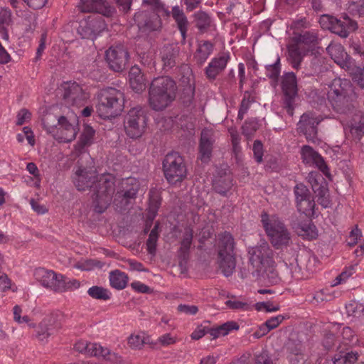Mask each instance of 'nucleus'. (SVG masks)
Returning a JSON list of instances; mask_svg holds the SVG:
<instances>
[{
    "instance_id": "obj_35",
    "label": "nucleus",
    "mask_w": 364,
    "mask_h": 364,
    "mask_svg": "<svg viewBox=\"0 0 364 364\" xmlns=\"http://www.w3.org/2000/svg\"><path fill=\"white\" fill-rule=\"evenodd\" d=\"M34 277L43 287L50 288L53 284L54 279H56V273L53 270L39 267L36 269Z\"/></svg>"
},
{
    "instance_id": "obj_64",
    "label": "nucleus",
    "mask_w": 364,
    "mask_h": 364,
    "mask_svg": "<svg viewBox=\"0 0 364 364\" xmlns=\"http://www.w3.org/2000/svg\"><path fill=\"white\" fill-rule=\"evenodd\" d=\"M255 364H274L269 359L267 353L262 351L259 354L255 355Z\"/></svg>"
},
{
    "instance_id": "obj_28",
    "label": "nucleus",
    "mask_w": 364,
    "mask_h": 364,
    "mask_svg": "<svg viewBox=\"0 0 364 364\" xmlns=\"http://www.w3.org/2000/svg\"><path fill=\"white\" fill-rule=\"evenodd\" d=\"M345 129L349 130L354 141L360 140L364 136V114L361 112H355Z\"/></svg>"
},
{
    "instance_id": "obj_4",
    "label": "nucleus",
    "mask_w": 364,
    "mask_h": 364,
    "mask_svg": "<svg viewBox=\"0 0 364 364\" xmlns=\"http://www.w3.org/2000/svg\"><path fill=\"white\" fill-rule=\"evenodd\" d=\"M97 97V112L101 118L114 117L122 112L124 97L120 90L108 87L100 90Z\"/></svg>"
},
{
    "instance_id": "obj_51",
    "label": "nucleus",
    "mask_w": 364,
    "mask_h": 364,
    "mask_svg": "<svg viewBox=\"0 0 364 364\" xmlns=\"http://www.w3.org/2000/svg\"><path fill=\"white\" fill-rule=\"evenodd\" d=\"M21 308L16 305L13 308L14 320L19 324L26 323L30 327H34V323L31 322L30 318L26 315L21 316Z\"/></svg>"
},
{
    "instance_id": "obj_42",
    "label": "nucleus",
    "mask_w": 364,
    "mask_h": 364,
    "mask_svg": "<svg viewBox=\"0 0 364 364\" xmlns=\"http://www.w3.org/2000/svg\"><path fill=\"white\" fill-rule=\"evenodd\" d=\"M161 205V198L157 190L151 189L149 191V205L148 218L153 220Z\"/></svg>"
},
{
    "instance_id": "obj_32",
    "label": "nucleus",
    "mask_w": 364,
    "mask_h": 364,
    "mask_svg": "<svg viewBox=\"0 0 364 364\" xmlns=\"http://www.w3.org/2000/svg\"><path fill=\"white\" fill-rule=\"evenodd\" d=\"M178 53L177 48L162 47L160 50V58L165 70L170 69L176 64V58Z\"/></svg>"
},
{
    "instance_id": "obj_48",
    "label": "nucleus",
    "mask_w": 364,
    "mask_h": 364,
    "mask_svg": "<svg viewBox=\"0 0 364 364\" xmlns=\"http://www.w3.org/2000/svg\"><path fill=\"white\" fill-rule=\"evenodd\" d=\"M359 355L356 352H348L344 355H336L334 357L333 364H355L358 360Z\"/></svg>"
},
{
    "instance_id": "obj_30",
    "label": "nucleus",
    "mask_w": 364,
    "mask_h": 364,
    "mask_svg": "<svg viewBox=\"0 0 364 364\" xmlns=\"http://www.w3.org/2000/svg\"><path fill=\"white\" fill-rule=\"evenodd\" d=\"M57 327L55 318L49 316L45 318L36 327V336L41 342H46Z\"/></svg>"
},
{
    "instance_id": "obj_61",
    "label": "nucleus",
    "mask_w": 364,
    "mask_h": 364,
    "mask_svg": "<svg viewBox=\"0 0 364 364\" xmlns=\"http://www.w3.org/2000/svg\"><path fill=\"white\" fill-rule=\"evenodd\" d=\"M31 117V112L26 109H22L18 112L16 124L23 125V124L29 121Z\"/></svg>"
},
{
    "instance_id": "obj_15",
    "label": "nucleus",
    "mask_w": 364,
    "mask_h": 364,
    "mask_svg": "<svg viewBox=\"0 0 364 364\" xmlns=\"http://www.w3.org/2000/svg\"><path fill=\"white\" fill-rule=\"evenodd\" d=\"M58 92H63L62 96L67 103L77 107L83 105L90 97L89 93L85 92L75 82H63L58 88Z\"/></svg>"
},
{
    "instance_id": "obj_22",
    "label": "nucleus",
    "mask_w": 364,
    "mask_h": 364,
    "mask_svg": "<svg viewBox=\"0 0 364 364\" xmlns=\"http://www.w3.org/2000/svg\"><path fill=\"white\" fill-rule=\"evenodd\" d=\"M155 1L159 13L164 14L166 16H169L170 15L172 16L176 23L177 28L180 31L183 39H185L186 37L189 22L183 9H181L178 6H175L172 8L171 11H170L166 9L164 5H160L159 0Z\"/></svg>"
},
{
    "instance_id": "obj_44",
    "label": "nucleus",
    "mask_w": 364,
    "mask_h": 364,
    "mask_svg": "<svg viewBox=\"0 0 364 364\" xmlns=\"http://www.w3.org/2000/svg\"><path fill=\"white\" fill-rule=\"evenodd\" d=\"M347 314L358 318H364V306L356 301H350L346 305Z\"/></svg>"
},
{
    "instance_id": "obj_62",
    "label": "nucleus",
    "mask_w": 364,
    "mask_h": 364,
    "mask_svg": "<svg viewBox=\"0 0 364 364\" xmlns=\"http://www.w3.org/2000/svg\"><path fill=\"white\" fill-rule=\"evenodd\" d=\"M158 341L162 346H168L176 342V337L171 333H165L159 337Z\"/></svg>"
},
{
    "instance_id": "obj_33",
    "label": "nucleus",
    "mask_w": 364,
    "mask_h": 364,
    "mask_svg": "<svg viewBox=\"0 0 364 364\" xmlns=\"http://www.w3.org/2000/svg\"><path fill=\"white\" fill-rule=\"evenodd\" d=\"M12 14L10 9L1 8L0 9V36L1 38L9 40V28L12 25Z\"/></svg>"
},
{
    "instance_id": "obj_39",
    "label": "nucleus",
    "mask_w": 364,
    "mask_h": 364,
    "mask_svg": "<svg viewBox=\"0 0 364 364\" xmlns=\"http://www.w3.org/2000/svg\"><path fill=\"white\" fill-rule=\"evenodd\" d=\"M285 317L283 315H277L267 319L265 323L259 327V329L255 333L257 338H259L267 334L269 331L277 328L284 320Z\"/></svg>"
},
{
    "instance_id": "obj_52",
    "label": "nucleus",
    "mask_w": 364,
    "mask_h": 364,
    "mask_svg": "<svg viewBox=\"0 0 364 364\" xmlns=\"http://www.w3.org/2000/svg\"><path fill=\"white\" fill-rule=\"evenodd\" d=\"M136 53L141 58V62L143 64H150L154 60V54L149 47H137Z\"/></svg>"
},
{
    "instance_id": "obj_43",
    "label": "nucleus",
    "mask_w": 364,
    "mask_h": 364,
    "mask_svg": "<svg viewBox=\"0 0 364 364\" xmlns=\"http://www.w3.org/2000/svg\"><path fill=\"white\" fill-rule=\"evenodd\" d=\"M128 277L126 274L116 270L112 272L109 276L110 284L117 289H123L126 287Z\"/></svg>"
},
{
    "instance_id": "obj_27",
    "label": "nucleus",
    "mask_w": 364,
    "mask_h": 364,
    "mask_svg": "<svg viewBox=\"0 0 364 364\" xmlns=\"http://www.w3.org/2000/svg\"><path fill=\"white\" fill-rule=\"evenodd\" d=\"M230 56L228 52L221 53L213 58L205 68V74L209 80H215L217 75L226 67Z\"/></svg>"
},
{
    "instance_id": "obj_12",
    "label": "nucleus",
    "mask_w": 364,
    "mask_h": 364,
    "mask_svg": "<svg viewBox=\"0 0 364 364\" xmlns=\"http://www.w3.org/2000/svg\"><path fill=\"white\" fill-rule=\"evenodd\" d=\"M323 120L322 115L315 112L304 113L298 123V129L303 133L308 141L316 143L317 141V126Z\"/></svg>"
},
{
    "instance_id": "obj_40",
    "label": "nucleus",
    "mask_w": 364,
    "mask_h": 364,
    "mask_svg": "<svg viewBox=\"0 0 364 364\" xmlns=\"http://www.w3.org/2000/svg\"><path fill=\"white\" fill-rule=\"evenodd\" d=\"M239 325L233 321H227L222 325L210 329V334L213 338L224 336L230 333L232 330H237Z\"/></svg>"
},
{
    "instance_id": "obj_26",
    "label": "nucleus",
    "mask_w": 364,
    "mask_h": 364,
    "mask_svg": "<svg viewBox=\"0 0 364 364\" xmlns=\"http://www.w3.org/2000/svg\"><path fill=\"white\" fill-rule=\"evenodd\" d=\"M326 50L334 62L342 68L350 70L353 66L355 62L344 47H326Z\"/></svg>"
},
{
    "instance_id": "obj_55",
    "label": "nucleus",
    "mask_w": 364,
    "mask_h": 364,
    "mask_svg": "<svg viewBox=\"0 0 364 364\" xmlns=\"http://www.w3.org/2000/svg\"><path fill=\"white\" fill-rule=\"evenodd\" d=\"M66 284V277L61 274H56V279H54L53 284L50 289L55 291L63 292L65 291Z\"/></svg>"
},
{
    "instance_id": "obj_47",
    "label": "nucleus",
    "mask_w": 364,
    "mask_h": 364,
    "mask_svg": "<svg viewBox=\"0 0 364 364\" xmlns=\"http://www.w3.org/2000/svg\"><path fill=\"white\" fill-rule=\"evenodd\" d=\"M225 305L232 310L248 311L251 309L250 304L245 301L239 300L236 296H232L225 302Z\"/></svg>"
},
{
    "instance_id": "obj_14",
    "label": "nucleus",
    "mask_w": 364,
    "mask_h": 364,
    "mask_svg": "<svg viewBox=\"0 0 364 364\" xmlns=\"http://www.w3.org/2000/svg\"><path fill=\"white\" fill-rule=\"evenodd\" d=\"M74 348L81 353L90 356L101 357L108 361L118 362L120 360V357L117 353H112L108 348H104L97 343L79 341L75 344Z\"/></svg>"
},
{
    "instance_id": "obj_5",
    "label": "nucleus",
    "mask_w": 364,
    "mask_h": 364,
    "mask_svg": "<svg viewBox=\"0 0 364 364\" xmlns=\"http://www.w3.org/2000/svg\"><path fill=\"white\" fill-rule=\"evenodd\" d=\"M261 222L273 247L276 249H283L290 245L291 233L278 216L262 213Z\"/></svg>"
},
{
    "instance_id": "obj_1",
    "label": "nucleus",
    "mask_w": 364,
    "mask_h": 364,
    "mask_svg": "<svg viewBox=\"0 0 364 364\" xmlns=\"http://www.w3.org/2000/svg\"><path fill=\"white\" fill-rule=\"evenodd\" d=\"M73 182L80 191L91 190L95 212L102 213L110 205L115 191V178L109 173L97 175L92 166L77 165L73 176Z\"/></svg>"
},
{
    "instance_id": "obj_7",
    "label": "nucleus",
    "mask_w": 364,
    "mask_h": 364,
    "mask_svg": "<svg viewBox=\"0 0 364 364\" xmlns=\"http://www.w3.org/2000/svg\"><path fill=\"white\" fill-rule=\"evenodd\" d=\"M219 265L225 277L231 275L235 268V242L232 235L224 232L218 236Z\"/></svg>"
},
{
    "instance_id": "obj_36",
    "label": "nucleus",
    "mask_w": 364,
    "mask_h": 364,
    "mask_svg": "<svg viewBox=\"0 0 364 364\" xmlns=\"http://www.w3.org/2000/svg\"><path fill=\"white\" fill-rule=\"evenodd\" d=\"M294 228L296 233L304 238L313 240L317 236L316 227L309 220L294 225Z\"/></svg>"
},
{
    "instance_id": "obj_19",
    "label": "nucleus",
    "mask_w": 364,
    "mask_h": 364,
    "mask_svg": "<svg viewBox=\"0 0 364 364\" xmlns=\"http://www.w3.org/2000/svg\"><path fill=\"white\" fill-rule=\"evenodd\" d=\"M106 26L103 17L89 16L80 23L77 31L82 38L93 40L106 28Z\"/></svg>"
},
{
    "instance_id": "obj_38",
    "label": "nucleus",
    "mask_w": 364,
    "mask_h": 364,
    "mask_svg": "<svg viewBox=\"0 0 364 364\" xmlns=\"http://www.w3.org/2000/svg\"><path fill=\"white\" fill-rule=\"evenodd\" d=\"M196 27L200 33L206 32L212 25L211 17L203 11H198L193 14Z\"/></svg>"
},
{
    "instance_id": "obj_18",
    "label": "nucleus",
    "mask_w": 364,
    "mask_h": 364,
    "mask_svg": "<svg viewBox=\"0 0 364 364\" xmlns=\"http://www.w3.org/2000/svg\"><path fill=\"white\" fill-rule=\"evenodd\" d=\"M129 56L126 47H109L105 51L106 61L114 72H122L125 69Z\"/></svg>"
},
{
    "instance_id": "obj_46",
    "label": "nucleus",
    "mask_w": 364,
    "mask_h": 364,
    "mask_svg": "<svg viewBox=\"0 0 364 364\" xmlns=\"http://www.w3.org/2000/svg\"><path fill=\"white\" fill-rule=\"evenodd\" d=\"M232 186V178L229 176L221 178L213 183V188L215 191L221 195H225Z\"/></svg>"
},
{
    "instance_id": "obj_10",
    "label": "nucleus",
    "mask_w": 364,
    "mask_h": 364,
    "mask_svg": "<svg viewBox=\"0 0 364 364\" xmlns=\"http://www.w3.org/2000/svg\"><path fill=\"white\" fill-rule=\"evenodd\" d=\"M124 129L128 136L132 139L141 137L147 127V116L145 110L139 107L131 109L124 119Z\"/></svg>"
},
{
    "instance_id": "obj_58",
    "label": "nucleus",
    "mask_w": 364,
    "mask_h": 364,
    "mask_svg": "<svg viewBox=\"0 0 364 364\" xmlns=\"http://www.w3.org/2000/svg\"><path fill=\"white\" fill-rule=\"evenodd\" d=\"M159 235H155L154 232H150L149 238L146 241V249L149 254L154 255L156 250V243Z\"/></svg>"
},
{
    "instance_id": "obj_31",
    "label": "nucleus",
    "mask_w": 364,
    "mask_h": 364,
    "mask_svg": "<svg viewBox=\"0 0 364 364\" xmlns=\"http://www.w3.org/2000/svg\"><path fill=\"white\" fill-rule=\"evenodd\" d=\"M129 82L131 88L136 92L145 90L146 80L137 65L132 66L129 72Z\"/></svg>"
},
{
    "instance_id": "obj_17",
    "label": "nucleus",
    "mask_w": 364,
    "mask_h": 364,
    "mask_svg": "<svg viewBox=\"0 0 364 364\" xmlns=\"http://www.w3.org/2000/svg\"><path fill=\"white\" fill-rule=\"evenodd\" d=\"M294 195L298 210L306 216L315 214V202L310 191L302 183L296 184L294 188Z\"/></svg>"
},
{
    "instance_id": "obj_49",
    "label": "nucleus",
    "mask_w": 364,
    "mask_h": 364,
    "mask_svg": "<svg viewBox=\"0 0 364 364\" xmlns=\"http://www.w3.org/2000/svg\"><path fill=\"white\" fill-rule=\"evenodd\" d=\"M148 343H149V337L144 333L131 335L128 339L129 346L134 349H139L144 344Z\"/></svg>"
},
{
    "instance_id": "obj_13",
    "label": "nucleus",
    "mask_w": 364,
    "mask_h": 364,
    "mask_svg": "<svg viewBox=\"0 0 364 364\" xmlns=\"http://www.w3.org/2000/svg\"><path fill=\"white\" fill-rule=\"evenodd\" d=\"M248 253L250 261L257 272H261L264 267L274 264L272 250L266 242L250 248Z\"/></svg>"
},
{
    "instance_id": "obj_29",
    "label": "nucleus",
    "mask_w": 364,
    "mask_h": 364,
    "mask_svg": "<svg viewBox=\"0 0 364 364\" xmlns=\"http://www.w3.org/2000/svg\"><path fill=\"white\" fill-rule=\"evenodd\" d=\"M292 44L290 46H297L298 44H304L313 46L321 43L322 38L316 31H306L302 33L296 32L294 36L290 37Z\"/></svg>"
},
{
    "instance_id": "obj_16",
    "label": "nucleus",
    "mask_w": 364,
    "mask_h": 364,
    "mask_svg": "<svg viewBox=\"0 0 364 364\" xmlns=\"http://www.w3.org/2000/svg\"><path fill=\"white\" fill-rule=\"evenodd\" d=\"M282 88L284 93V104L289 115L294 114V99L297 95V82L293 73H288L283 76Z\"/></svg>"
},
{
    "instance_id": "obj_21",
    "label": "nucleus",
    "mask_w": 364,
    "mask_h": 364,
    "mask_svg": "<svg viewBox=\"0 0 364 364\" xmlns=\"http://www.w3.org/2000/svg\"><path fill=\"white\" fill-rule=\"evenodd\" d=\"M306 346L301 341L290 339L287 344V358L289 364H311L309 356L305 353Z\"/></svg>"
},
{
    "instance_id": "obj_2",
    "label": "nucleus",
    "mask_w": 364,
    "mask_h": 364,
    "mask_svg": "<svg viewBox=\"0 0 364 364\" xmlns=\"http://www.w3.org/2000/svg\"><path fill=\"white\" fill-rule=\"evenodd\" d=\"M325 89L327 90V98L336 112L342 114L353 112L355 95L349 81L336 78Z\"/></svg>"
},
{
    "instance_id": "obj_37",
    "label": "nucleus",
    "mask_w": 364,
    "mask_h": 364,
    "mask_svg": "<svg viewBox=\"0 0 364 364\" xmlns=\"http://www.w3.org/2000/svg\"><path fill=\"white\" fill-rule=\"evenodd\" d=\"M95 135V129L90 125H85L76 145V149L80 152L85 146H90L93 143Z\"/></svg>"
},
{
    "instance_id": "obj_34",
    "label": "nucleus",
    "mask_w": 364,
    "mask_h": 364,
    "mask_svg": "<svg viewBox=\"0 0 364 364\" xmlns=\"http://www.w3.org/2000/svg\"><path fill=\"white\" fill-rule=\"evenodd\" d=\"M193 236V231L190 228H186L181 242V247L178 251V257L183 261H186L189 256V250L191 248Z\"/></svg>"
},
{
    "instance_id": "obj_60",
    "label": "nucleus",
    "mask_w": 364,
    "mask_h": 364,
    "mask_svg": "<svg viewBox=\"0 0 364 364\" xmlns=\"http://www.w3.org/2000/svg\"><path fill=\"white\" fill-rule=\"evenodd\" d=\"M253 152L256 161L261 163L263 156V146L260 141L256 140L253 144Z\"/></svg>"
},
{
    "instance_id": "obj_23",
    "label": "nucleus",
    "mask_w": 364,
    "mask_h": 364,
    "mask_svg": "<svg viewBox=\"0 0 364 364\" xmlns=\"http://www.w3.org/2000/svg\"><path fill=\"white\" fill-rule=\"evenodd\" d=\"M215 141L213 132L211 129H203L200 134L198 156V159L203 163H208L210 160Z\"/></svg>"
},
{
    "instance_id": "obj_54",
    "label": "nucleus",
    "mask_w": 364,
    "mask_h": 364,
    "mask_svg": "<svg viewBox=\"0 0 364 364\" xmlns=\"http://www.w3.org/2000/svg\"><path fill=\"white\" fill-rule=\"evenodd\" d=\"M242 134L248 139L251 138L258 129L257 122L255 120H247L242 127Z\"/></svg>"
},
{
    "instance_id": "obj_20",
    "label": "nucleus",
    "mask_w": 364,
    "mask_h": 364,
    "mask_svg": "<svg viewBox=\"0 0 364 364\" xmlns=\"http://www.w3.org/2000/svg\"><path fill=\"white\" fill-rule=\"evenodd\" d=\"M301 158L302 162L309 166L316 167L327 178H330V172L323 158L312 147L304 145L301 149Z\"/></svg>"
},
{
    "instance_id": "obj_45",
    "label": "nucleus",
    "mask_w": 364,
    "mask_h": 364,
    "mask_svg": "<svg viewBox=\"0 0 364 364\" xmlns=\"http://www.w3.org/2000/svg\"><path fill=\"white\" fill-rule=\"evenodd\" d=\"M88 295L95 299L107 301L111 298L110 291L102 287L92 286L87 290Z\"/></svg>"
},
{
    "instance_id": "obj_50",
    "label": "nucleus",
    "mask_w": 364,
    "mask_h": 364,
    "mask_svg": "<svg viewBox=\"0 0 364 364\" xmlns=\"http://www.w3.org/2000/svg\"><path fill=\"white\" fill-rule=\"evenodd\" d=\"M348 70L352 75L353 82L360 87H364V68L355 66L354 63L353 66Z\"/></svg>"
},
{
    "instance_id": "obj_11",
    "label": "nucleus",
    "mask_w": 364,
    "mask_h": 364,
    "mask_svg": "<svg viewBox=\"0 0 364 364\" xmlns=\"http://www.w3.org/2000/svg\"><path fill=\"white\" fill-rule=\"evenodd\" d=\"M139 188V183L136 178L129 177L122 179L115 194L114 205L119 210H127L129 200L135 197Z\"/></svg>"
},
{
    "instance_id": "obj_24",
    "label": "nucleus",
    "mask_w": 364,
    "mask_h": 364,
    "mask_svg": "<svg viewBox=\"0 0 364 364\" xmlns=\"http://www.w3.org/2000/svg\"><path fill=\"white\" fill-rule=\"evenodd\" d=\"M78 8L83 13L96 12L107 17L114 12L113 8L105 0H80Z\"/></svg>"
},
{
    "instance_id": "obj_53",
    "label": "nucleus",
    "mask_w": 364,
    "mask_h": 364,
    "mask_svg": "<svg viewBox=\"0 0 364 364\" xmlns=\"http://www.w3.org/2000/svg\"><path fill=\"white\" fill-rule=\"evenodd\" d=\"M309 26L310 23L306 18L294 20L289 25L290 30L293 31L291 36H294L296 32L300 33V31L308 28Z\"/></svg>"
},
{
    "instance_id": "obj_3",
    "label": "nucleus",
    "mask_w": 364,
    "mask_h": 364,
    "mask_svg": "<svg viewBox=\"0 0 364 364\" xmlns=\"http://www.w3.org/2000/svg\"><path fill=\"white\" fill-rule=\"evenodd\" d=\"M176 90V82L168 77L154 79L149 91L151 108L159 111L167 107L175 100Z\"/></svg>"
},
{
    "instance_id": "obj_63",
    "label": "nucleus",
    "mask_w": 364,
    "mask_h": 364,
    "mask_svg": "<svg viewBox=\"0 0 364 364\" xmlns=\"http://www.w3.org/2000/svg\"><path fill=\"white\" fill-rule=\"evenodd\" d=\"M360 236H361V231L358 228L353 229L350 231V235L347 239L348 245L349 246L355 245L358 242V240Z\"/></svg>"
},
{
    "instance_id": "obj_56",
    "label": "nucleus",
    "mask_w": 364,
    "mask_h": 364,
    "mask_svg": "<svg viewBox=\"0 0 364 364\" xmlns=\"http://www.w3.org/2000/svg\"><path fill=\"white\" fill-rule=\"evenodd\" d=\"M280 74V66H279V59H277V61L273 64L267 66L266 68V75L269 78L273 80H277Z\"/></svg>"
},
{
    "instance_id": "obj_6",
    "label": "nucleus",
    "mask_w": 364,
    "mask_h": 364,
    "mask_svg": "<svg viewBox=\"0 0 364 364\" xmlns=\"http://www.w3.org/2000/svg\"><path fill=\"white\" fill-rule=\"evenodd\" d=\"M42 121L45 129L53 134L60 142L68 143L75 139L77 133V127L68 122L65 117L62 116L57 119L48 114Z\"/></svg>"
},
{
    "instance_id": "obj_57",
    "label": "nucleus",
    "mask_w": 364,
    "mask_h": 364,
    "mask_svg": "<svg viewBox=\"0 0 364 364\" xmlns=\"http://www.w3.org/2000/svg\"><path fill=\"white\" fill-rule=\"evenodd\" d=\"M260 272L266 274L269 278V282L271 284H276L279 280L277 273L274 268V264H271L268 267H264L263 269Z\"/></svg>"
},
{
    "instance_id": "obj_41",
    "label": "nucleus",
    "mask_w": 364,
    "mask_h": 364,
    "mask_svg": "<svg viewBox=\"0 0 364 364\" xmlns=\"http://www.w3.org/2000/svg\"><path fill=\"white\" fill-rule=\"evenodd\" d=\"M288 48V60L292 65L293 68H297L304 56L305 55V47H287Z\"/></svg>"
},
{
    "instance_id": "obj_59",
    "label": "nucleus",
    "mask_w": 364,
    "mask_h": 364,
    "mask_svg": "<svg viewBox=\"0 0 364 364\" xmlns=\"http://www.w3.org/2000/svg\"><path fill=\"white\" fill-rule=\"evenodd\" d=\"M252 100H250V96L244 95V97L241 102L240 107L238 112L237 118L242 120L244 118L245 114L247 113L249 109Z\"/></svg>"
},
{
    "instance_id": "obj_8",
    "label": "nucleus",
    "mask_w": 364,
    "mask_h": 364,
    "mask_svg": "<svg viewBox=\"0 0 364 364\" xmlns=\"http://www.w3.org/2000/svg\"><path fill=\"white\" fill-rule=\"evenodd\" d=\"M165 178L171 184L181 183L187 175V169L183 157L176 151L166 155L163 161Z\"/></svg>"
},
{
    "instance_id": "obj_25",
    "label": "nucleus",
    "mask_w": 364,
    "mask_h": 364,
    "mask_svg": "<svg viewBox=\"0 0 364 364\" xmlns=\"http://www.w3.org/2000/svg\"><path fill=\"white\" fill-rule=\"evenodd\" d=\"M317 173L311 172L309 176V181L312 183V188L318 197V203L323 208H328L331 204L329 193L326 188L324 178L319 176L315 178Z\"/></svg>"
},
{
    "instance_id": "obj_9",
    "label": "nucleus",
    "mask_w": 364,
    "mask_h": 364,
    "mask_svg": "<svg viewBox=\"0 0 364 364\" xmlns=\"http://www.w3.org/2000/svg\"><path fill=\"white\" fill-rule=\"evenodd\" d=\"M343 19H338L333 16L323 14L319 19V23L323 29H327L341 38H347L349 33L357 29V23L344 15Z\"/></svg>"
}]
</instances>
